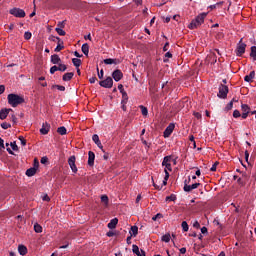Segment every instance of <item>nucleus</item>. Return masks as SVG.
<instances>
[{
	"label": "nucleus",
	"instance_id": "obj_48",
	"mask_svg": "<svg viewBox=\"0 0 256 256\" xmlns=\"http://www.w3.org/2000/svg\"><path fill=\"white\" fill-rule=\"evenodd\" d=\"M50 41H58L59 43H63V41H61V38L55 36H51Z\"/></svg>",
	"mask_w": 256,
	"mask_h": 256
},
{
	"label": "nucleus",
	"instance_id": "obj_21",
	"mask_svg": "<svg viewBox=\"0 0 256 256\" xmlns=\"http://www.w3.org/2000/svg\"><path fill=\"white\" fill-rule=\"evenodd\" d=\"M75 73L73 72H68V73H65L62 77L63 81H71V79H73Z\"/></svg>",
	"mask_w": 256,
	"mask_h": 256
},
{
	"label": "nucleus",
	"instance_id": "obj_39",
	"mask_svg": "<svg viewBox=\"0 0 256 256\" xmlns=\"http://www.w3.org/2000/svg\"><path fill=\"white\" fill-rule=\"evenodd\" d=\"M58 71H62V72L67 71V65H65V64H59V66H58Z\"/></svg>",
	"mask_w": 256,
	"mask_h": 256
},
{
	"label": "nucleus",
	"instance_id": "obj_61",
	"mask_svg": "<svg viewBox=\"0 0 256 256\" xmlns=\"http://www.w3.org/2000/svg\"><path fill=\"white\" fill-rule=\"evenodd\" d=\"M210 171H217V163H214L210 168Z\"/></svg>",
	"mask_w": 256,
	"mask_h": 256
},
{
	"label": "nucleus",
	"instance_id": "obj_29",
	"mask_svg": "<svg viewBox=\"0 0 256 256\" xmlns=\"http://www.w3.org/2000/svg\"><path fill=\"white\" fill-rule=\"evenodd\" d=\"M101 202L104 203L105 207H107V205H109V197L107 195H102Z\"/></svg>",
	"mask_w": 256,
	"mask_h": 256
},
{
	"label": "nucleus",
	"instance_id": "obj_15",
	"mask_svg": "<svg viewBox=\"0 0 256 256\" xmlns=\"http://www.w3.org/2000/svg\"><path fill=\"white\" fill-rule=\"evenodd\" d=\"M13 111V109L11 108H6V109H1L0 110V119L3 121L5 119H7V115H9V112Z\"/></svg>",
	"mask_w": 256,
	"mask_h": 256
},
{
	"label": "nucleus",
	"instance_id": "obj_24",
	"mask_svg": "<svg viewBox=\"0 0 256 256\" xmlns=\"http://www.w3.org/2000/svg\"><path fill=\"white\" fill-rule=\"evenodd\" d=\"M34 231H35V233H43V227L41 225H39V223H35Z\"/></svg>",
	"mask_w": 256,
	"mask_h": 256
},
{
	"label": "nucleus",
	"instance_id": "obj_58",
	"mask_svg": "<svg viewBox=\"0 0 256 256\" xmlns=\"http://www.w3.org/2000/svg\"><path fill=\"white\" fill-rule=\"evenodd\" d=\"M5 93V85H0V95H3Z\"/></svg>",
	"mask_w": 256,
	"mask_h": 256
},
{
	"label": "nucleus",
	"instance_id": "obj_20",
	"mask_svg": "<svg viewBox=\"0 0 256 256\" xmlns=\"http://www.w3.org/2000/svg\"><path fill=\"white\" fill-rule=\"evenodd\" d=\"M131 237H137V234L139 233V227L132 226L129 231Z\"/></svg>",
	"mask_w": 256,
	"mask_h": 256
},
{
	"label": "nucleus",
	"instance_id": "obj_49",
	"mask_svg": "<svg viewBox=\"0 0 256 256\" xmlns=\"http://www.w3.org/2000/svg\"><path fill=\"white\" fill-rule=\"evenodd\" d=\"M231 109H233V101L228 103L227 106H226V111H231Z\"/></svg>",
	"mask_w": 256,
	"mask_h": 256
},
{
	"label": "nucleus",
	"instance_id": "obj_26",
	"mask_svg": "<svg viewBox=\"0 0 256 256\" xmlns=\"http://www.w3.org/2000/svg\"><path fill=\"white\" fill-rule=\"evenodd\" d=\"M57 133H59V135H67V128H65V126H61L57 129Z\"/></svg>",
	"mask_w": 256,
	"mask_h": 256
},
{
	"label": "nucleus",
	"instance_id": "obj_14",
	"mask_svg": "<svg viewBox=\"0 0 256 256\" xmlns=\"http://www.w3.org/2000/svg\"><path fill=\"white\" fill-rule=\"evenodd\" d=\"M105 65H119L121 61L119 59L107 58L104 59Z\"/></svg>",
	"mask_w": 256,
	"mask_h": 256
},
{
	"label": "nucleus",
	"instance_id": "obj_17",
	"mask_svg": "<svg viewBox=\"0 0 256 256\" xmlns=\"http://www.w3.org/2000/svg\"><path fill=\"white\" fill-rule=\"evenodd\" d=\"M51 63H53V65H59L61 63V58L59 57V55L57 54L52 55Z\"/></svg>",
	"mask_w": 256,
	"mask_h": 256
},
{
	"label": "nucleus",
	"instance_id": "obj_5",
	"mask_svg": "<svg viewBox=\"0 0 256 256\" xmlns=\"http://www.w3.org/2000/svg\"><path fill=\"white\" fill-rule=\"evenodd\" d=\"M227 93H229V87L227 85H220L219 86V92H218V97L220 99H227Z\"/></svg>",
	"mask_w": 256,
	"mask_h": 256
},
{
	"label": "nucleus",
	"instance_id": "obj_9",
	"mask_svg": "<svg viewBox=\"0 0 256 256\" xmlns=\"http://www.w3.org/2000/svg\"><path fill=\"white\" fill-rule=\"evenodd\" d=\"M173 131H175V124L170 123L164 130L165 139H167V137H171V133H173Z\"/></svg>",
	"mask_w": 256,
	"mask_h": 256
},
{
	"label": "nucleus",
	"instance_id": "obj_2",
	"mask_svg": "<svg viewBox=\"0 0 256 256\" xmlns=\"http://www.w3.org/2000/svg\"><path fill=\"white\" fill-rule=\"evenodd\" d=\"M205 17H207V13L203 12L199 14L189 25V29H197V27H201L203 23H205Z\"/></svg>",
	"mask_w": 256,
	"mask_h": 256
},
{
	"label": "nucleus",
	"instance_id": "obj_59",
	"mask_svg": "<svg viewBox=\"0 0 256 256\" xmlns=\"http://www.w3.org/2000/svg\"><path fill=\"white\" fill-rule=\"evenodd\" d=\"M107 237H115V232H113V231H109V232H107Z\"/></svg>",
	"mask_w": 256,
	"mask_h": 256
},
{
	"label": "nucleus",
	"instance_id": "obj_41",
	"mask_svg": "<svg viewBox=\"0 0 256 256\" xmlns=\"http://www.w3.org/2000/svg\"><path fill=\"white\" fill-rule=\"evenodd\" d=\"M31 37H33L31 32H25L24 33V39H26V41H29V39H31Z\"/></svg>",
	"mask_w": 256,
	"mask_h": 256
},
{
	"label": "nucleus",
	"instance_id": "obj_45",
	"mask_svg": "<svg viewBox=\"0 0 256 256\" xmlns=\"http://www.w3.org/2000/svg\"><path fill=\"white\" fill-rule=\"evenodd\" d=\"M1 127H2V129H10L11 124H9V123H7V122H3V123L1 124Z\"/></svg>",
	"mask_w": 256,
	"mask_h": 256
},
{
	"label": "nucleus",
	"instance_id": "obj_46",
	"mask_svg": "<svg viewBox=\"0 0 256 256\" xmlns=\"http://www.w3.org/2000/svg\"><path fill=\"white\" fill-rule=\"evenodd\" d=\"M56 71H59L58 66H52V67L50 68V73H51V75H53L54 73H56Z\"/></svg>",
	"mask_w": 256,
	"mask_h": 256
},
{
	"label": "nucleus",
	"instance_id": "obj_50",
	"mask_svg": "<svg viewBox=\"0 0 256 256\" xmlns=\"http://www.w3.org/2000/svg\"><path fill=\"white\" fill-rule=\"evenodd\" d=\"M19 140L21 141V145H23V147H25V145H27V141L25 140V138H23V136H20Z\"/></svg>",
	"mask_w": 256,
	"mask_h": 256
},
{
	"label": "nucleus",
	"instance_id": "obj_60",
	"mask_svg": "<svg viewBox=\"0 0 256 256\" xmlns=\"http://www.w3.org/2000/svg\"><path fill=\"white\" fill-rule=\"evenodd\" d=\"M193 227H195V229H199V227H201V225L199 224L198 221H195V222L193 223Z\"/></svg>",
	"mask_w": 256,
	"mask_h": 256
},
{
	"label": "nucleus",
	"instance_id": "obj_36",
	"mask_svg": "<svg viewBox=\"0 0 256 256\" xmlns=\"http://www.w3.org/2000/svg\"><path fill=\"white\" fill-rule=\"evenodd\" d=\"M62 49H65V46H63V44H61V42H58V45L55 48V52L59 53V51H62Z\"/></svg>",
	"mask_w": 256,
	"mask_h": 256
},
{
	"label": "nucleus",
	"instance_id": "obj_57",
	"mask_svg": "<svg viewBox=\"0 0 256 256\" xmlns=\"http://www.w3.org/2000/svg\"><path fill=\"white\" fill-rule=\"evenodd\" d=\"M42 201H51V198H49V195L46 194L42 197Z\"/></svg>",
	"mask_w": 256,
	"mask_h": 256
},
{
	"label": "nucleus",
	"instance_id": "obj_63",
	"mask_svg": "<svg viewBox=\"0 0 256 256\" xmlns=\"http://www.w3.org/2000/svg\"><path fill=\"white\" fill-rule=\"evenodd\" d=\"M118 89H119L120 93L125 92V90L123 89V85L122 84L118 85Z\"/></svg>",
	"mask_w": 256,
	"mask_h": 256
},
{
	"label": "nucleus",
	"instance_id": "obj_62",
	"mask_svg": "<svg viewBox=\"0 0 256 256\" xmlns=\"http://www.w3.org/2000/svg\"><path fill=\"white\" fill-rule=\"evenodd\" d=\"M194 116L196 117V119H201V113L199 112H194Z\"/></svg>",
	"mask_w": 256,
	"mask_h": 256
},
{
	"label": "nucleus",
	"instance_id": "obj_56",
	"mask_svg": "<svg viewBox=\"0 0 256 256\" xmlns=\"http://www.w3.org/2000/svg\"><path fill=\"white\" fill-rule=\"evenodd\" d=\"M96 145H97V147H98L99 149H101V151H103V153H105V150H103V144H101V141H100V142H97Z\"/></svg>",
	"mask_w": 256,
	"mask_h": 256
},
{
	"label": "nucleus",
	"instance_id": "obj_40",
	"mask_svg": "<svg viewBox=\"0 0 256 256\" xmlns=\"http://www.w3.org/2000/svg\"><path fill=\"white\" fill-rule=\"evenodd\" d=\"M55 31L58 33V35L65 36V30L62 28H55Z\"/></svg>",
	"mask_w": 256,
	"mask_h": 256
},
{
	"label": "nucleus",
	"instance_id": "obj_3",
	"mask_svg": "<svg viewBox=\"0 0 256 256\" xmlns=\"http://www.w3.org/2000/svg\"><path fill=\"white\" fill-rule=\"evenodd\" d=\"M8 103L12 107H17V105H21V103H25V99L17 94H9Z\"/></svg>",
	"mask_w": 256,
	"mask_h": 256
},
{
	"label": "nucleus",
	"instance_id": "obj_16",
	"mask_svg": "<svg viewBox=\"0 0 256 256\" xmlns=\"http://www.w3.org/2000/svg\"><path fill=\"white\" fill-rule=\"evenodd\" d=\"M255 79V71H251L249 75H246L244 77V81H246V83H251V81H253Z\"/></svg>",
	"mask_w": 256,
	"mask_h": 256
},
{
	"label": "nucleus",
	"instance_id": "obj_33",
	"mask_svg": "<svg viewBox=\"0 0 256 256\" xmlns=\"http://www.w3.org/2000/svg\"><path fill=\"white\" fill-rule=\"evenodd\" d=\"M181 227L185 233H187V231H189V224H187V221H183L181 224Z\"/></svg>",
	"mask_w": 256,
	"mask_h": 256
},
{
	"label": "nucleus",
	"instance_id": "obj_53",
	"mask_svg": "<svg viewBox=\"0 0 256 256\" xmlns=\"http://www.w3.org/2000/svg\"><path fill=\"white\" fill-rule=\"evenodd\" d=\"M49 161V158L47 157H42L40 160V163H42V165H45V163H47Z\"/></svg>",
	"mask_w": 256,
	"mask_h": 256
},
{
	"label": "nucleus",
	"instance_id": "obj_13",
	"mask_svg": "<svg viewBox=\"0 0 256 256\" xmlns=\"http://www.w3.org/2000/svg\"><path fill=\"white\" fill-rule=\"evenodd\" d=\"M51 129V125L49 123H43L42 128L40 129L41 135H47Z\"/></svg>",
	"mask_w": 256,
	"mask_h": 256
},
{
	"label": "nucleus",
	"instance_id": "obj_10",
	"mask_svg": "<svg viewBox=\"0 0 256 256\" xmlns=\"http://www.w3.org/2000/svg\"><path fill=\"white\" fill-rule=\"evenodd\" d=\"M75 161H76L75 156H70L68 159V165L70 166L72 173H77V165H75Z\"/></svg>",
	"mask_w": 256,
	"mask_h": 256
},
{
	"label": "nucleus",
	"instance_id": "obj_25",
	"mask_svg": "<svg viewBox=\"0 0 256 256\" xmlns=\"http://www.w3.org/2000/svg\"><path fill=\"white\" fill-rule=\"evenodd\" d=\"M72 63L74 65V67H76V68L81 67V59H79V58H73Z\"/></svg>",
	"mask_w": 256,
	"mask_h": 256
},
{
	"label": "nucleus",
	"instance_id": "obj_30",
	"mask_svg": "<svg viewBox=\"0 0 256 256\" xmlns=\"http://www.w3.org/2000/svg\"><path fill=\"white\" fill-rule=\"evenodd\" d=\"M3 151H5V141L0 138V157L3 155Z\"/></svg>",
	"mask_w": 256,
	"mask_h": 256
},
{
	"label": "nucleus",
	"instance_id": "obj_37",
	"mask_svg": "<svg viewBox=\"0 0 256 256\" xmlns=\"http://www.w3.org/2000/svg\"><path fill=\"white\" fill-rule=\"evenodd\" d=\"M122 103H127L129 101V96H127V92H122Z\"/></svg>",
	"mask_w": 256,
	"mask_h": 256
},
{
	"label": "nucleus",
	"instance_id": "obj_12",
	"mask_svg": "<svg viewBox=\"0 0 256 256\" xmlns=\"http://www.w3.org/2000/svg\"><path fill=\"white\" fill-rule=\"evenodd\" d=\"M88 165L93 167L95 165V153L93 151L88 152Z\"/></svg>",
	"mask_w": 256,
	"mask_h": 256
},
{
	"label": "nucleus",
	"instance_id": "obj_28",
	"mask_svg": "<svg viewBox=\"0 0 256 256\" xmlns=\"http://www.w3.org/2000/svg\"><path fill=\"white\" fill-rule=\"evenodd\" d=\"M241 110L243 111V113H250L251 108L247 104H242L241 105Z\"/></svg>",
	"mask_w": 256,
	"mask_h": 256
},
{
	"label": "nucleus",
	"instance_id": "obj_18",
	"mask_svg": "<svg viewBox=\"0 0 256 256\" xmlns=\"http://www.w3.org/2000/svg\"><path fill=\"white\" fill-rule=\"evenodd\" d=\"M117 223H119V219L114 218L108 223V229H115L117 227Z\"/></svg>",
	"mask_w": 256,
	"mask_h": 256
},
{
	"label": "nucleus",
	"instance_id": "obj_4",
	"mask_svg": "<svg viewBox=\"0 0 256 256\" xmlns=\"http://www.w3.org/2000/svg\"><path fill=\"white\" fill-rule=\"evenodd\" d=\"M246 47H247V44L243 43V38H241L239 43L237 44L236 55L238 57H241V55H243L245 53Z\"/></svg>",
	"mask_w": 256,
	"mask_h": 256
},
{
	"label": "nucleus",
	"instance_id": "obj_32",
	"mask_svg": "<svg viewBox=\"0 0 256 256\" xmlns=\"http://www.w3.org/2000/svg\"><path fill=\"white\" fill-rule=\"evenodd\" d=\"M250 57H252V59L256 61V46L251 47Z\"/></svg>",
	"mask_w": 256,
	"mask_h": 256
},
{
	"label": "nucleus",
	"instance_id": "obj_35",
	"mask_svg": "<svg viewBox=\"0 0 256 256\" xmlns=\"http://www.w3.org/2000/svg\"><path fill=\"white\" fill-rule=\"evenodd\" d=\"M223 3H225V1H221V2H218L214 5H210L209 9H217V7H221V5H223Z\"/></svg>",
	"mask_w": 256,
	"mask_h": 256
},
{
	"label": "nucleus",
	"instance_id": "obj_8",
	"mask_svg": "<svg viewBox=\"0 0 256 256\" xmlns=\"http://www.w3.org/2000/svg\"><path fill=\"white\" fill-rule=\"evenodd\" d=\"M201 185V183H194L192 185L187 184V181L184 182V191L186 193H191V191H193V189H197V187H199Z\"/></svg>",
	"mask_w": 256,
	"mask_h": 256
},
{
	"label": "nucleus",
	"instance_id": "obj_6",
	"mask_svg": "<svg viewBox=\"0 0 256 256\" xmlns=\"http://www.w3.org/2000/svg\"><path fill=\"white\" fill-rule=\"evenodd\" d=\"M10 15H13L14 17L23 19V17H25V10H23L21 8H12L10 10Z\"/></svg>",
	"mask_w": 256,
	"mask_h": 256
},
{
	"label": "nucleus",
	"instance_id": "obj_42",
	"mask_svg": "<svg viewBox=\"0 0 256 256\" xmlns=\"http://www.w3.org/2000/svg\"><path fill=\"white\" fill-rule=\"evenodd\" d=\"M157 219H163V214H161V213L156 214V215L152 218V221H157Z\"/></svg>",
	"mask_w": 256,
	"mask_h": 256
},
{
	"label": "nucleus",
	"instance_id": "obj_44",
	"mask_svg": "<svg viewBox=\"0 0 256 256\" xmlns=\"http://www.w3.org/2000/svg\"><path fill=\"white\" fill-rule=\"evenodd\" d=\"M176 199H177V196L173 194L166 197V201H176Z\"/></svg>",
	"mask_w": 256,
	"mask_h": 256
},
{
	"label": "nucleus",
	"instance_id": "obj_51",
	"mask_svg": "<svg viewBox=\"0 0 256 256\" xmlns=\"http://www.w3.org/2000/svg\"><path fill=\"white\" fill-rule=\"evenodd\" d=\"M53 87H55L56 89H58V91H65V86L54 85Z\"/></svg>",
	"mask_w": 256,
	"mask_h": 256
},
{
	"label": "nucleus",
	"instance_id": "obj_43",
	"mask_svg": "<svg viewBox=\"0 0 256 256\" xmlns=\"http://www.w3.org/2000/svg\"><path fill=\"white\" fill-rule=\"evenodd\" d=\"M92 140L94 141L95 144L99 143L101 140H99V135L94 134L92 136Z\"/></svg>",
	"mask_w": 256,
	"mask_h": 256
},
{
	"label": "nucleus",
	"instance_id": "obj_34",
	"mask_svg": "<svg viewBox=\"0 0 256 256\" xmlns=\"http://www.w3.org/2000/svg\"><path fill=\"white\" fill-rule=\"evenodd\" d=\"M132 251H133V253H135V255H137V256H139L140 254H141V252L139 251V246H137V245H133L132 246Z\"/></svg>",
	"mask_w": 256,
	"mask_h": 256
},
{
	"label": "nucleus",
	"instance_id": "obj_11",
	"mask_svg": "<svg viewBox=\"0 0 256 256\" xmlns=\"http://www.w3.org/2000/svg\"><path fill=\"white\" fill-rule=\"evenodd\" d=\"M112 78L116 82L121 81L123 79V72H121V70H119V69L114 70L113 73H112Z\"/></svg>",
	"mask_w": 256,
	"mask_h": 256
},
{
	"label": "nucleus",
	"instance_id": "obj_22",
	"mask_svg": "<svg viewBox=\"0 0 256 256\" xmlns=\"http://www.w3.org/2000/svg\"><path fill=\"white\" fill-rule=\"evenodd\" d=\"M36 173H37V169H35L34 167L26 170L27 177H33Z\"/></svg>",
	"mask_w": 256,
	"mask_h": 256
},
{
	"label": "nucleus",
	"instance_id": "obj_23",
	"mask_svg": "<svg viewBox=\"0 0 256 256\" xmlns=\"http://www.w3.org/2000/svg\"><path fill=\"white\" fill-rule=\"evenodd\" d=\"M82 53L87 57L89 55V44L85 43L82 45Z\"/></svg>",
	"mask_w": 256,
	"mask_h": 256
},
{
	"label": "nucleus",
	"instance_id": "obj_31",
	"mask_svg": "<svg viewBox=\"0 0 256 256\" xmlns=\"http://www.w3.org/2000/svg\"><path fill=\"white\" fill-rule=\"evenodd\" d=\"M140 109H141V113L144 117H147V115H149V110H147V107L141 105L140 106Z\"/></svg>",
	"mask_w": 256,
	"mask_h": 256
},
{
	"label": "nucleus",
	"instance_id": "obj_55",
	"mask_svg": "<svg viewBox=\"0 0 256 256\" xmlns=\"http://www.w3.org/2000/svg\"><path fill=\"white\" fill-rule=\"evenodd\" d=\"M57 26H58V29H63V27H65V22L64 21L58 22Z\"/></svg>",
	"mask_w": 256,
	"mask_h": 256
},
{
	"label": "nucleus",
	"instance_id": "obj_1",
	"mask_svg": "<svg viewBox=\"0 0 256 256\" xmlns=\"http://www.w3.org/2000/svg\"><path fill=\"white\" fill-rule=\"evenodd\" d=\"M163 167H165V177L163 180V185H167V181H169V171H172L171 168V156H165L162 162Z\"/></svg>",
	"mask_w": 256,
	"mask_h": 256
},
{
	"label": "nucleus",
	"instance_id": "obj_64",
	"mask_svg": "<svg viewBox=\"0 0 256 256\" xmlns=\"http://www.w3.org/2000/svg\"><path fill=\"white\" fill-rule=\"evenodd\" d=\"M201 233L203 234V235H205V233H207V227H202L201 228Z\"/></svg>",
	"mask_w": 256,
	"mask_h": 256
},
{
	"label": "nucleus",
	"instance_id": "obj_54",
	"mask_svg": "<svg viewBox=\"0 0 256 256\" xmlns=\"http://www.w3.org/2000/svg\"><path fill=\"white\" fill-rule=\"evenodd\" d=\"M34 169H39V161H37V159H34V166H33Z\"/></svg>",
	"mask_w": 256,
	"mask_h": 256
},
{
	"label": "nucleus",
	"instance_id": "obj_27",
	"mask_svg": "<svg viewBox=\"0 0 256 256\" xmlns=\"http://www.w3.org/2000/svg\"><path fill=\"white\" fill-rule=\"evenodd\" d=\"M161 241H163L164 243H169L171 241V234L163 235Z\"/></svg>",
	"mask_w": 256,
	"mask_h": 256
},
{
	"label": "nucleus",
	"instance_id": "obj_52",
	"mask_svg": "<svg viewBox=\"0 0 256 256\" xmlns=\"http://www.w3.org/2000/svg\"><path fill=\"white\" fill-rule=\"evenodd\" d=\"M97 71H98V78H99V79H102V78H103V75H104L103 69H101V70L99 71V68H97Z\"/></svg>",
	"mask_w": 256,
	"mask_h": 256
},
{
	"label": "nucleus",
	"instance_id": "obj_38",
	"mask_svg": "<svg viewBox=\"0 0 256 256\" xmlns=\"http://www.w3.org/2000/svg\"><path fill=\"white\" fill-rule=\"evenodd\" d=\"M10 147H11L12 151H18L19 150V147L17 146L16 142H11Z\"/></svg>",
	"mask_w": 256,
	"mask_h": 256
},
{
	"label": "nucleus",
	"instance_id": "obj_47",
	"mask_svg": "<svg viewBox=\"0 0 256 256\" xmlns=\"http://www.w3.org/2000/svg\"><path fill=\"white\" fill-rule=\"evenodd\" d=\"M233 117H234L235 119H237L238 117H241V112H239V110H234V112H233Z\"/></svg>",
	"mask_w": 256,
	"mask_h": 256
},
{
	"label": "nucleus",
	"instance_id": "obj_7",
	"mask_svg": "<svg viewBox=\"0 0 256 256\" xmlns=\"http://www.w3.org/2000/svg\"><path fill=\"white\" fill-rule=\"evenodd\" d=\"M100 87H104V89H111L113 87V78L107 77L105 80L99 82Z\"/></svg>",
	"mask_w": 256,
	"mask_h": 256
},
{
	"label": "nucleus",
	"instance_id": "obj_19",
	"mask_svg": "<svg viewBox=\"0 0 256 256\" xmlns=\"http://www.w3.org/2000/svg\"><path fill=\"white\" fill-rule=\"evenodd\" d=\"M18 253L22 256H25V254L27 253V246L20 244L18 246Z\"/></svg>",
	"mask_w": 256,
	"mask_h": 256
}]
</instances>
